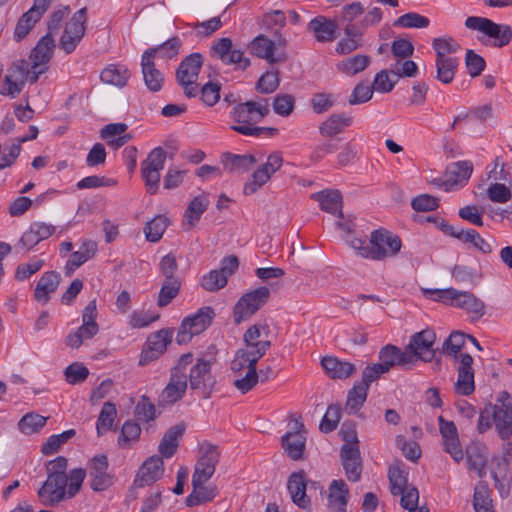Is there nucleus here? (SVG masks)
<instances>
[{
	"mask_svg": "<svg viewBox=\"0 0 512 512\" xmlns=\"http://www.w3.org/2000/svg\"><path fill=\"white\" fill-rule=\"evenodd\" d=\"M270 105L267 99L258 101H247L234 106L231 117L236 125L231 129L245 136H260L263 133L273 136L277 133V129L273 127H254L252 123H256L269 115Z\"/></svg>",
	"mask_w": 512,
	"mask_h": 512,
	"instance_id": "f257e3e1",
	"label": "nucleus"
},
{
	"mask_svg": "<svg viewBox=\"0 0 512 512\" xmlns=\"http://www.w3.org/2000/svg\"><path fill=\"white\" fill-rule=\"evenodd\" d=\"M86 472L82 468L73 469L69 477H47L38 491V497L45 506H55L65 498H73L80 490Z\"/></svg>",
	"mask_w": 512,
	"mask_h": 512,
	"instance_id": "f03ea898",
	"label": "nucleus"
},
{
	"mask_svg": "<svg viewBox=\"0 0 512 512\" xmlns=\"http://www.w3.org/2000/svg\"><path fill=\"white\" fill-rule=\"evenodd\" d=\"M423 292L435 295L434 300L465 310L471 321H478L485 314L484 302L471 292L459 291L455 288L425 289Z\"/></svg>",
	"mask_w": 512,
	"mask_h": 512,
	"instance_id": "7ed1b4c3",
	"label": "nucleus"
},
{
	"mask_svg": "<svg viewBox=\"0 0 512 512\" xmlns=\"http://www.w3.org/2000/svg\"><path fill=\"white\" fill-rule=\"evenodd\" d=\"M193 354L186 353L180 356L177 364L171 370V376L168 384L160 395V402L164 404H174L179 401L187 389V369L192 363Z\"/></svg>",
	"mask_w": 512,
	"mask_h": 512,
	"instance_id": "20e7f679",
	"label": "nucleus"
},
{
	"mask_svg": "<svg viewBox=\"0 0 512 512\" xmlns=\"http://www.w3.org/2000/svg\"><path fill=\"white\" fill-rule=\"evenodd\" d=\"M203 64V57L200 53H192L185 57L176 70L177 83L182 87L188 98H194L199 93L197 80Z\"/></svg>",
	"mask_w": 512,
	"mask_h": 512,
	"instance_id": "39448f33",
	"label": "nucleus"
},
{
	"mask_svg": "<svg viewBox=\"0 0 512 512\" xmlns=\"http://www.w3.org/2000/svg\"><path fill=\"white\" fill-rule=\"evenodd\" d=\"M269 298L270 289L265 286H261L243 294L233 308V319L235 324H240L241 322L250 319L268 302Z\"/></svg>",
	"mask_w": 512,
	"mask_h": 512,
	"instance_id": "423d86ee",
	"label": "nucleus"
},
{
	"mask_svg": "<svg viewBox=\"0 0 512 512\" xmlns=\"http://www.w3.org/2000/svg\"><path fill=\"white\" fill-rule=\"evenodd\" d=\"M401 247L402 242L399 236L380 228L371 233L370 253L366 255L372 260H384L387 257L396 256Z\"/></svg>",
	"mask_w": 512,
	"mask_h": 512,
	"instance_id": "0eeeda50",
	"label": "nucleus"
},
{
	"mask_svg": "<svg viewBox=\"0 0 512 512\" xmlns=\"http://www.w3.org/2000/svg\"><path fill=\"white\" fill-rule=\"evenodd\" d=\"M465 26L472 30H478L487 37L494 39L493 46L497 48L508 45L512 39L511 26L495 23L488 18L470 16L466 19Z\"/></svg>",
	"mask_w": 512,
	"mask_h": 512,
	"instance_id": "6e6552de",
	"label": "nucleus"
},
{
	"mask_svg": "<svg viewBox=\"0 0 512 512\" xmlns=\"http://www.w3.org/2000/svg\"><path fill=\"white\" fill-rule=\"evenodd\" d=\"M215 312L212 307L200 308L194 315L184 318L177 332L176 341L178 344H186L192 337L202 333L212 323Z\"/></svg>",
	"mask_w": 512,
	"mask_h": 512,
	"instance_id": "1a4fd4ad",
	"label": "nucleus"
},
{
	"mask_svg": "<svg viewBox=\"0 0 512 512\" xmlns=\"http://www.w3.org/2000/svg\"><path fill=\"white\" fill-rule=\"evenodd\" d=\"M435 341L436 334L431 329H424L411 337L405 350L411 356L412 366H414L418 360L431 362L434 359L436 352L434 349Z\"/></svg>",
	"mask_w": 512,
	"mask_h": 512,
	"instance_id": "9d476101",
	"label": "nucleus"
},
{
	"mask_svg": "<svg viewBox=\"0 0 512 512\" xmlns=\"http://www.w3.org/2000/svg\"><path fill=\"white\" fill-rule=\"evenodd\" d=\"M189 385L192 390H198L201 394L208 398L216 383L215 377L211 373V361L204 358H198L195 363L189 366Z\"/></svg>",
	"mask_w": 512,
	"mask_h": 512,
	"instance_id": "9b49d317",
	"label": "nucleus"
},
{
	"mask_svg": "<svg viewBox=\"0 0 512 512\" xmlns=\"http://www.w3.org/2000/svg\"><path fill=\"white\" fill-rule=\"evenodd\" d=\"M86 21L87 8L83 7L75 12L70 21L66 23L59 43L60 48L66 54L72 53L83 38Z\"/></svg>",
	"mask_w": 512,
	"mask_h": 512,
	"instance_id": "f8f14e48",
	"label": "nucleus"
},
{
	"mask_svg": "<svg viewBox=\"0 0 512 512\" xmlns=\"http://www.w3.org/2000/svg\"><path fill=\"white\" fill-rule=\"evenodd\" d=\"M283 164V157L281 153L274 152L270 154L265 163H263L257 170L253 172L249 181L244 185L243 192L246 195H251L257 192L263 185H265L271 176L277 172Z\"/></svg>",
	"mask_w": 512,
	"mask_h": 512,
	"instance_id": "ddd939ff",
	"label": "nucleus"
},
{
	"mask_svg": "<svg viewBox=\"0 0 512 512\" xmlns=\"http://www.w3.org/2000/svg\"><path fill=\"white\" fill-rule=\"evenodd\" d=\"M51 0H34L32 7L25 12L17 21L14 29V40L22 41L33 29L35 24L40 21L47 11Z\"/></svg>",
	"mask_w": 512,
	"mask_h": 512,
	"instance_id": "4468645a",
	"label": "nucleus"
},
{
	"mask_svg": "<svg viewBox=\"0 0 512 512\" xmlns=\"http://www.w3.org/2000/svg\"><path fill=\"white\" fill-rule=\"evenodd\" d=\"M230 38H220L211 47V55L218 57L224 64H234L237 69L245 70L250 65V60L244 57L241 50L232 49Z\"/></svg>",
	"mask_w": 512,
	"mask_h": 512,
	"instance_id": "2eb2a0df",
	"label": "nucleus"
},
{
	"mask_svg": "<svg viewBox=\"0 0 512 512\" xmlns=\"http://www.w3.org/2000/svg\"><path fill=\"white\" fill-rule=\"evenodd\" d=\"M306 431L304 424L294 420L291 431L282 436V447L290 458L299 460L302 458L306 445Z\"/></svg>",
	"mask_w": 512,
	"mask_h": 512,
	"instance_id": "dca6fc26",
	"label": "nucleus"
},
{
	"mask_svg": "<svg viewBox=\"0 0 512 512\" xmlns=\"http://www.w3.org/2000/svg\"><path fill=\"white\" fill-rule=\"evenodd\" d=\"M220 460V452L216 445L204 442L200 447V457L196 462L192 476L197 478H211L215 473L216 465Z\"/></svg>",
	"mask_w": 512,
	"mask_h": 512,
	"instance_id": "f3484780",
	"label": "nucleus"
},
{
	"mask_svg": "<svg viewBox=\"0 0 512 512\" xmlns=\"http://www.w3.org/2000/svg\"><path fill=\"white\" fill-rule=\"evenodd\" d=\"M108 458L105 455L93 457L89 466L90 486L93 491L100 492L108 489L113 483V477L107 472Z\"/></svg>",
	"mask_w": 512,
	"mask_h": 512,
	"instance_id": "a211bd4d",
	"label": "nucleus"
},
{
	"mask_svg": "<svg viewBox=\"0 0 512 512\" xmlns=\"http://www.w3.org/2000/svg\"><path fill=\"white\" fill-rule=\"evenodd\" d=\"M157 49L146 50L141 58L143 80L146 87L152 92L161 90L164 83V75L156 68L154 58Z\"/></svg>",
	"mask_w": 512,
	"mask_h": 512,
	"instance_id": "6ab92c4d",
	"label": "nucleus"
},
{
	"mask_svg": "<svg viewBox=\"0 0 512 512\" xmlns=\"http://www.w3.org/2000/svg\"><path fill=\"white\" fill-rule=\"evenodd\" d=\"M230 369L234 373L233 386L242 394L251 391L259 382L257 364L243 363V367L234 366V358L231 361Z\"/></svg>",
	"mask_w": 512,
	"mask_h": 512,
	"instance_id": "aec40b11",
	"label": "nucleus"
},
{
	"mask_svg": "<svg viewBox=\"0 0 512 512\" xmlns=\"http://www.w3.org/2000/svg\"><path fill=\"white\" fill-rule=\"evenodd\" d=\"M438 421L445 451L449 453L456 462H460L464 458V452L459 441L456 425L453 421L444 420L442 416L438 418Z\"/></svg>",
	"mask_w": 512,
	"mask_h": 512,
	"instance_id": "412c9836",
	"label": "nucleus"
},
{
	"mask_svg": "<svg viewBox=\"0 0 512 512\" xmlns=\"http://www.w3.org/2000/svg\"><path fill=\"white\" fill-rule=\"evenodd\" d=\"M164 473V463L160 456L154 455L146 459L139 468L134 480L135 487H144L158 481Z\"/></svg>",
	"mask_w": 512,
	"mask_h": 512,
	"instance_id": "4be33fe9",
	"label": "nucleus"
},
{
	"mask_svg": "<svg viewBox=\"0 0 512 512\" xmlns=\"http://www.w3.org/2000/svg\"><path fill=\"white\" fill-rule=\"evenodd\" d=\"M171 340L172 332L169 330H160L153 334L148 339L147 348L141 353L139 364L144 366L159 358L166 351Z\"/></svg>",
	"mask_w": 512,
	"mask_h": 512,
	"instance_id": "5701e85b",
	"label": "nucleus"
},
{
	"mask_svg": "<svg viewBox=\"0 0 512 512\" xmlns=\"http://www.w3.org/2000/svg\"><path fill=\"white\" fill-rule=\"evenodd\" d=\"M472 364L473 357L470 354L464 353L460 355V364L457 369L458 379L455 388L457 393L464 396L471 395L475 390Z\"/></svg>",
	"mask_w": 512,
	"mask_h": 512,
	"instance_id": "b1692460",
	"label": "nucleus"
},
{
	"mask_svg": "<svg viewBox=\"0 0 512 512\" xmlns=\"http://www.w3.org/2000/svg\"><path fill=\"white\" fill-rule=\"evenodd\" d=\"M378 359L379 364L387 373L395 366L412 367L411 356L406 350H401L392 344H388L380 349Z\"/></svg>",
	"mask_w": 512,
	"mask_h": 512,
	"instance_id": "393cba45",
	"label": "nucleus"
},
{
	"mask_svg": "<svg viewBox=\"0 0 512 512\" xmlns=\"http://www.w3.org/2000/svg\"><path fill=\"white\" fill-rule=\"evenodd\" d=\"M245 346L239 348L234 355V366L243 367V363L257 364L271 347L269 340L263 342H244Z\"/></svg>",
	"mask_w": 512,
	"mask_h": 512,
	"instance_id": "a878e982",
	"label": "nucleus"
},
{
	"mask_svg": "<svg viewBox=\"0 0 512 512\" xmlns=\"http://www.w3.org/2000/svg\"><path fill=\"white\" fill-rule=\"evenodd\" d=\"M340 456L347 479L352 482L360 480L362 463L359 447L343 445L341 447Z\"/></svg>",
	"mask_w": 512,
	"mask_h": 512,
	"instance_id": "bb28decb",
	"label": "nucleus"
},
{
	"mask_svg": "<svg viewBox=\"0 0 512 512\" xmlns=\"http://www.w3.org/2000/svg\"><path fill=\"white\" fill-rule=\"evenodd\" d=\"M287 489L294 504L303 509L309 507L310 499L306 494L307 478L303 470L290 474Z\"/></svg>",
	"mask_w": 512,
	"mask_h": 512,
	"instance_id": "cd10ccee",
	"label": "nucleus"
},
{
	"mask_svg": "<svg viewBox=\"0 0 512 512\" xmlns=\"http://www.w3.org/2000/svg\"><path fill=\"white\" fill-rule=\"evenodd\" d=\"M209 479L210 478H197L196 476H192L193 490L186 498V505L188 507L210 502L217 496L216 486L205 485Z\"/></svg>",
	"mask_w": 512,
	"mask_h": 512,
	"instance_id": "c85d7f7f",
	"label": "nucleus"
},
{
	"mask_svg": "<svg viewBox=\"0 0 512 512\" xmlns=\"http://www.w3.org/2000/svg\"><path fill=\"white\" fill-rule=\"evenodd\" d=\"M208 195L203 192L195 196L188 204L185 212L182 227L185 231L191 230L200 220L202 214L209 206Z\"/></svg>",
	"mask_w": 512,
	"mask_h": 512,
	"instance_id": "c756f323",
	"label": "nucleus"
},
{
	"mask_svg": "<svg viewBox=\"0 0 512 512\" xmlns=\"http://www.w3.org/2000/svg\"><path fill=\"white\" fill-rule=\"evenodd\" d=\"M55 47V41L51 35H44L41 37L29 55L32 68L48 66V63L53 56Z\"/></svg>",
	"mask_w": 512,
	"mask_h": 512,
	"instance_id": "7c9ffc66",
	"label": "nucleus"
},
{
	"mask_svg": "<svg viewBox=\"0 0 512 512\" xmlns=\"http://www.w3.org/2000/svg\"><path fill=\"white\" fill-rule=\"evenodd\" d=\"M321 365L326 374L332 379H347L357 371L354 364L333 356L323 357Z\"/></svg>",
	"mask_w": 512,
	"mask_h": 512,
	"instance_id": "2f4dec72",
	"label": "nucleus"
},
{
	"mask_svg": "<svg viewBox=\"0 0 512 512\" xmlns=\"http://www.w3.org/2000/svg\"><path fill=\"white\" fill-rule=\"evenodd\" d=\"M312 198L319 202L320 208L339 218H343L342 195L338 190L326 189L312 194Z\"/></svg>",
	"mask_w": 512,
	"mask_h": 512,
	"instance_id": "473e14b6",
	"label": "nucleus"
},
{
	"mask_svg": "<svg viewBox=\"0 0 512 512\" xmlns=\"http://www.w3.org/2000/svg\"><path fill=\"white\" fill-rule=\"evenodd\" d=\"M275 43L265 35L255 37L250 43L252 54L267 60L270 64L285 61V56H274Z\"/></svg>",
	"mask_w": 512,
	"mask_h": 512,
	"instance_id": "72a5a7b5",
	"label": "nucleus"
},
{
	"mask_svg": "<svg viewBox=\"0 0 512 512\" xmlns=\"http://www.w3.org/2000/svg\"><path fill=\"white\" fill-rule=\"evenodd\" d=\"M336 28V22L324 16L315 17L308 24V29L313 32L319 42L333 41L335 39Z\"/></svg>",
	"mask_w": 512,
	"mask_h": 512,
	"instance_id": "f704fd0d",
	"label": "nucleus"
},
{
	"mask_svg": "<svg viewBox=\"0 0 512 512\" xmlns=\"http://www.w3.org/2000/svg\"><path fill=\"white\" fill-rule=\"evenodd\" d=\"M96 318V300H92L85 306L82 313V325L77 329V332L83 340L91 339L98 333L99 326L96 322Z\"/></svg>",
	"mask_w": 512,
	"mask_h": 512,
	"instance_id": "c9c22d12",
	"label": "nucleus"
},
{
	"mask_svg": "<svg viewBox=\"0 0 512 512\" xmlns=\"http://www.w3.org/2000/svg\"><path fill=\"white\" fill-rule=\"evenodd\" d=\"M473 171V165L470 161H458L448 166L446 171L447 179L438 185H449L454 186L463 182L468 181Z\"/></svg>",
	"mask_w": 512,
	"mask_h": 512,
	"instance_id": "e433bc0d",
	"label": "nucleus"
},
{
	"mask_svg": "<svg viewBox=\"0 0 512 512\" xmlns=\"http://www.w3.org/2000/svg\"><path fill=\"white\" fill-rule=\"evenodd\" d=\"M348 487L343 480H333L329 487V509L331 512H346Z\"/></svg>",
	"mask_w": 512,
	"mask_h": 512,
	"instance_id": "4c0bfd02",
	"label": "nucleus"
},
{
	"mask_svg": "<svg viewBox=\"0 0 512 512\" xmlns=\"http://www.w3.org/2000/svg\"><path fill=\"white\" fill-rule=\"evenodd\" d=\"M60 279V274L55 271L45 272L36 284L34 291L35 299L38 302L46 303L50 298V294L57 289Z\"/></svg>",
	"mask_w": 512,
	"mask_h": 512,
	"instance_id": "58836bf2",
	"label": "nucleus"
},
{
	"mask_svg": "<svg viewBox=\"0 0 512 512\" xmlns=\"http://www.w3.org/2000/svg\"><path fill=\"white\" fill-rule=\"evenodd\" d=\"M184 431V424L172 426L167 430L159 444V452L163 457L170 458L175 454Z\"/></svg>",
	"mask_w": 512,
	"mask_h": 512,
	"instance_id": "ea45409f",
	"label": "nucleus"
},
{
	"mask_svg": "<svg viewBox=\"0 0 512 512\" xmlns=\"http://www.w3.org/2000/svg\"><path fill=\"white\" fill-rule=\"evenodd\" d=\"M493 418L501 439L506 440L512 436V406L493 407Z\"/></svg>",
	"mask_w": 512,
	"mask_h": 512,
	"instance_id": "a19ab883",
	"label": "nucleus"
},
{
	"mask_svg": "<svg viewBox=\"0 0 512 512\" xmlns=\"http://www.w3.org/2000/svg\"><path fill=\"white\" fill-rule=\"evenodd\" d=\"M344 34L345 38L341 39L336 45L337 53L349 54L361 46L363 31L357 25L345 26Z\"/></svg>",
	"mask_w": 512,
	"mask_h": 512,
	"instance_id": "79ce46f5",
	"label": "nucleus"
},
{
	"mask_svg": "<svg viewBox=\"0 0 512 512\" xmlns=\"http://www.w3.org/2000/svg\"><path fill=\"white\" fill-rule=\"evenodd\" d=\"M222 161L229 172H246L258 162V159L252 154L225 153Z\"/></svg>",
	"mask_w": 512,
	"mask_h": 512,
	"instance_id": "37998d69",
	"label": "nucleus"
},
{
	"mask_svg": "<svg viewBox=\"0 0 512 512\" xmlns=\"http://www.w3.org/2000/svg\"><path fill=\"white\" fill-rule=\"evenodd\" d=\"M491 490L485 481H480L474 490L473 507L475 512H495L491 498Z\"/></svg>",
	"mask_w": 512,
	"mask_h": 512,
	"instance_id": "c03bdc74",
	"label": "nucleus"
},
{
	"mask_svg": "<svg viewBox=\"0 0 512 512\" xmlns=\"http://www.w3.org/2000/svg\"><path fill=\"white\" fill-rule=\"evenodd\" d=\"M97 251V244L92 240L82 242L79 250L75 251L67 261L66 269L73 271L91 259Z\"/></svg>",
	"mask_w": 512,
	"mask_h": 512,
	"instance_id": "a18cd8bd",
	"label": "nucleus"
},
{
	"mask_svg": "<svg viewBox=\"0 0 512 512\" xmlns=\"http://www.w3.org/2000/svg\"><path fill=\"white\" fill-rule=\"evenodd\" d=\"M459 59L457 57L435 59L436 79L443 84H450L457 72Z\"/></svg>",
	"mask_w": 512,
	"mask_h": 512,
	"instance_id": "49530a36",
	"label": "nucleus"
},
{
	"mask_svg": "<svg viewBox=\"0 0 512 512\" xmlns=\"http://www.w3.org/2000/svg\"><path fill=\"white\" fill-rule=\"evenodd\" d=\"M352 118L343 114H332L319 127L320 133L325 137H332L351 124Z\"/></svg>",
	"mask_w": 512,
	"mask_h": 512,
	"instance_id": "de8ad7c7",
	"label": "nucleus"
},
{
	"mask_svg": "<svg viewBox=\"0 0 512 512\" xmlns=\"http://www.w3.org/2000/svg\"><path fill=\"white\" fill-rule=\"evenodd\" d=\"M129 76V71L126 67L109 65L101 72L100 78L105 83L118 87H124L128 81Z\"/></svg>",
	"mask_w": 512,
	"mask_h": 512,
	"instance_id": "09e8293b",
	"label": "nucleus"
},
{
	"mask_svg": "<svg viewBox=\"0 0 512 512\" xmlns=\"http://www.w3.org/2000/svg\"><path fill=\"white\" fill-rule=\"evenodd\" d=\"M369 63V56L358 54L341 61L338 64V69L348 76H353L365 70Z\"/></svg>",
	"mask_w": 512,
	"mask_h": 512,
	"instance_id": "8fccbe9b",
	"label": "nucleus"
},
{
	"mask_svg": "<svg viewBox=\"0 0 512 512\" xmlns=\"http://www.w3.org/2000/svg\"><path fill=\"white\" fill-rule=\"evenodd\" d=\"M117 415L116 405L110 401L103 404L96 423L98 436L103 435L106 431L112 429L114 420Z\"/></svg>",
	"mask_w": 512,
	"mask_h": 512,
	"instance_id": "3c124183",
	"label": "nucleus"
},
{
	"mask_svg": "<svg viewBox=\"0 0 512 512\" xmlns=\"http://www.w3.org/2000/svg\"><path fill=\"white\" fill-rule=\"evenodd\" d=\"M368 390L365 385L355 384L349 390L346 401V410L349 414L356 413L364 404Z\"/></svg>",
	"mask_w": 512,
	"mask_h": 512,
	"instance_id": "603ef678",
	"label": "nucleus"
},
{
	"mask_svg": "<svg viewBox=\"0 0 512 512\" xmlns=\"http://www.w3.org/2000/svg\"><path fill=\"white\" fill-rule=\"evenodd\" d=\"M432 47L436 53V59L451 58V54L460 50V45L451 37L448 38H434Z\"/></svg>",
	"mask_w": 512,
	"mask_h": 512,
	"instance_id": "864d4df0",
	"label": "nucleus"
},
{
	"mask_svg": "<svg viewBox=\"0 0 512 512\" xmlns=\"http://www.w3.org/2000/svg\"><path fill=\"white\" fill-rule=\"evenodd\" d=\"M466 454L468 468L476 471L478 477L483 478L486 475V455L476 446L467 448Z\"/></svg>",
	"mask_w": 512,
	"mask_h": 512,
	"instance_id": "5fc2aeb1",
	"label": "nucleus"
},
{
	"mask_svg": "<svg viewBox=\"0 0 512 512\" xmlns=\"http://www.w3.org/2000/svg\"><path fill=\"white\" fill-rule=\"evenodd\" d=\"M181 280H164L157 299L159 307H166L179 294Z\"/></svg>",
	"mask_w": 512,
	"mask_h": 512,
	"instance_id": "6e6d98bb",
	"label": "nucleus"
},
{
	"mask_svg": "<svg viewBox=\"0 0 512 512\" xmlns=\"http://www.w3.org/2000/svg\"><path fill=\"white\" fill-rule=\"evenodd\" d=\"M389 482L390 490L393 495H399L406 488L411 486L408 484L407 472L402 470L399 466H392L389 468Z\"/></svg>",
	"mask_w": 512,
	"mask_h": 512,
	"instance_id": "4d7b16f0",
	"label": "nucleus"
},
{
	"mask_svg": "<svg viewBox=\"0 0 512 512\" xmlns=\"http://www.w3.org/2000/svg\"><path fill=\"white\" fill-rule=\"evenodd\" d=\"M287 16L284 11L275 9L270 10L263 14L261 18V25L267 30L278 31L286 25Z\"/></svg>",
	"mask_w": 512,
	"mask_h": 512,
	"instance_id": "13d9d810",
	"label": "nucleus"
},
{
	"mask_svg": "<svg viewBox=\"0 0 512 512\" xmlns=\"http://www.w3.org/2000/svg\"><path fill=\"white\" fill-rule=\"evenodd\" d=\"M47 418L37 413H27L19 421V429L25 434L38 432L46 423Z\"/></svg>",
	"mask_w": 512,
	"mask_h": 512,
	"instance_id": "bf43d9fd",
	"label": "nucleus"
},
{
	"mask_svg": "<svg viewBox=\"0 0 512 512\" xmlns=\"http://www.w3.org/2000/svg\"><path fill=\"white\" fill-rule=\"evenodd\" d=\"M168 226V219L158 215L149 221L144 229L147 240L157 242L161 239Z\"/></svg>",
	"mask_w": 512,
	"mask_h": 512,
	"instance_id": "052dcab7",
	"label": "nucleus"
},
{
	"mask_svg": "<svg viewBox=\"0 0 512 512\" xmlns=\"http://www.w3.org/2000/svg\"><path fill=\"white\" fill-rule=\"evenodd\" d=\"M460 241L470 243L483 254H490L493 251L492 245L485 240L476 230L467 229L465 234H460Z\"/></svg>",
	"mask_w": 512,
	"mask_h": 512,
	"instance_id": "680f3d73",
	"label": "nucleus"
},
{
	"mask_svg": "<svg viewBox=\"0 0 512 512\" xmlns=\"http://www.w3.org/2000/svg\"><path fill=\"white\" fill-rule=\"evenodd\" d=\"M341 418V407L339 405H330L322 418L319 429L323 433L334 431Z\"/></svg>",
	"mask_w": 512,
	"mask_h": 512,
	"instance_id": "e2e57ef3",
	"label": "nucleus"
},
{
	"mask_svg": "<svg viewBox=\"0 0 512 512\" xmlns=\"http://www.w3.org/2000/svg\"><path fill=\"white\" fill-rule=\"evenodd\" d=\"M429 24L430 20L427 17L415 12L406 13L394 22V26L418 29L427 28Z\"/></svg>",
	"mask_w": 512,
	"mask_h": 512,
	"instance_id": "0e129e2a",
	"label": "nucleus"
},
{
	"mask_svg": "<svg viewBox=\"0 0 512 512\" xmlns=\"http://www.w3.org/2000/svg\"><path fill=\"white\" fill-rule=\"evenodd\" d=\"M467 338L468 334H465L461 331L452 332L442 345L443 353L456 356L457 353L465 345V341Z\"/></svg>",
	"mask_w": 512,
	"mask_h": 512,
	"instance_id": "69168bd1",
	"label": "nucleus"
},
{
	"mask_svg": "<svg viewBox=\"0 0 512 512\" xmlns=\"http://www.w3.org/2000/svg\"><path fill=\"white\" fill-rule=\"evenodd\" d=\"M28 66L29 62L27 60L21 59L13 62V64L10 66V68L7 70L6 73V80L7 81H16L23 86L28 80Z\"/></svg>",
	"mask_w": 512,
	"mask_h": 512,
	"instance_id": "338daca9",
	"label": "nucleus"
},
{
	"mask_svg": "<svg viewBox=\"0 0 512 512\" xmlns=\"http://www.w3.org/2000/svg\"><path fill=\"white\" fill-rule=\"evenodd\" d=\"M390 71L394 75H396L397 78L402 77H415L418 73V66L417 64L407 59H399L392 63L390 65Z\"/></svg>",
	"mask_w": 512,
	"mask_h": 512,
	"instance_id": "774afa93",
	"label": "nucleus"
}]
</instances>
